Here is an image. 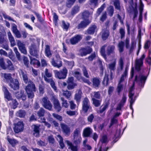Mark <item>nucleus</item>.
Listing matches in <instances>:
<instances>
[{
    "mask_svg": "<svg viewBox=\"0 0 151 151\" xmlns=\"http://www.w3.org/2000/svg\"><path fill=\"white\" fill-rule=\"evenodd\" d=\"M25 90L29 98L32 99L34 97V92L36 91V88L35 84L32 81L28 82V85L26 87Z\"/></svg>",
    "mask_w": 151,
    "mask_h": 151,
    "instance_id": "nucleus-1",
    "label": "nucleus"
},
{
    "mask_svg": "<svg viewBox=\"0 0 151 151\" xmlns=\"http://www.w3.org/2000/svg\"><path fill=\"white\" fill-rule=\"evenodd\" d=\"M55 76L59 79H65L67 76L68 71L66 68H63L62 70L58 71L57 70H54Z\"/></svg>",
    "mask_w": 151,
    "mask_h": 151,
    "instance_id": "nucleus-2",
    "label": "nucleus"
},
{
    "mask_svg": "<svg viewBox=\"0 0 151 151\" xmlns=\"http://www.w3.org/2000/svg\"><path fill=\"white\" fill-rule=\"evenodd\" d=\"M147 76H145L142 74H140L138 77L136 76L135 77V81L138 82L140 86L143 87L147 79Z\"/></svg>",
    "mask_w": 151,
    "mask_h": 151,
    "instance_id": "nucleus-3",
    "label": "nucleus"
},
{
    "mask_svg": "<svg viewBox=\"0 0 151 151\" xmlns=\"http://www.w3.org/2000/svg\"><path fill=\"white\" fill-rule=\"evenodd\" d=\"M8 85L11 88L14 90L19 89V81L16 78H13L8 83Z\"/></svg>",
    "mask_w": 151,
    "mask_h": 151,
    "instance_id": "nucleus-4",
    "label": "nucleus"
},
{
    "mask_svg": "<svg viewBox=\"0 0 151 151\" xmlns=\"http://www.w3.org/2000/svg\"><path fill=\"white\" fill-rule=\"evenodd\" d=\"M145 57V55L143 54L139 59H136L135 61V68L136 70L139 71L141 70L143 64V60Z\"/></svg>",
    "mask_w": 151,
    "mask_h": 151,
    "instance_id": "nucleus-5",
    "label": "nucleus"
},
{
    "mask_svg": "<svg viewBox=\"0 0 151 151\" xmlns=\"http://www.w3.org/2000/svg\"><path fill=\"white\" fill-rule=\"evenodd\" d=\"M90 104L88 99L87 98H85L82 102V109L85 112H86L91 109Z\"/></svg>",
    "mask_w": 151,
    "mask_h": 151,
    "instance_id": "nucleus-6",
    "label": "nucleus"
},
{
    "mask_svg": "<svg viewBox=\"0 0 151 151\" xmlns=\"http://www.w3.org/2000/svg\"><path fill=\"white\" fill-rule=\"evenodd\" d=\"M42 104L43 106L45 109L49 110H51L52 105L47 97H45L42 99Z\"/></svg>",
    "mask_w": 151,
    "mask_h": 151,
    "instance_id": "nucleus-7",
    "label": "nucleus"
},
{
    "mask_svg": "<svg viewBox=\"0 0 151 151\" xmlns=\"http://www.w3.org/2000/svg\"><path fill=\"white\" fill-rule=\"evenodd\" d=\"M14 131L16 133L22 132L24 129V125L22 122L19 121L15 124Z\"/></svg>",
    "mask_w": 151,
    "mask_h": 151,
    "instance_id": "nucleus-8",
    "label": "nucleus"
},
{
    "mask_svg": "<svg viewBox=\"0 0 151 151\" xmlns=\"http://www.w3.org/2000/svg\"><path fill=\"white\" fill-rule=\"evenodd\" d=\"M82 38V36L81 35H76L70 39V42L71 44L74 45L80 41Z\"/></svg>",
    "mask_w": 151,
    "mask_h": 151,
    "instance_id": "nucleus-9",
    "label": "nucleus"
},
{
    "mask_svg": "<svg viewBox=\"0 0 151 151\" xmlns=\"http://www.w3.org/2000/svg\"><path fill=\"white\" fill-rule=\"evenodd\" d=\"M67 83V88L69 90L73 89L76 86V84L73 82V77H70L68 78Z\"/></svg>",
    "mask_w": 151,
    "mask_h": 151,
    "instance_id": "nucleus-10",
    "label": "nucleus"
},
{
    "mask_svg": "<svg viewBox=\"0 0 151 151\" xmlns=\"http://www.w3.org/2000/svg\"><path fill=\"white\" fill-rule=\"evenodd\" d=\"M0 76L1 78H4L6 82L8 83L13 79L11 74L9 73H1Z\"/></svg>",
    "mask_w": 151,
    "mask_h": 151,
    "instance_id": "nucleus-11",
    "label": "nucleus"
},
{
    "mask_svg": "<svg viewBox=\"0 0 151 151\" xmlns=\"http://www.w3.org/2000/svg\"><path fill=\"white\" fill-rule=\"evenodd\" d=\"M128 67L127 66H126L125 70L123 74L122 75L120 80L119 82L122 83L124 82L125 79L128 77Z\"/></svg>",
    "mask_w": 151,
    "mask_h": 151,
    "instance_id": "nucleus-12",
    "label": "nucleus"
},
{
    "mask_svg": "<svg viewBox=\"0 0 151 151\" xmlns=\"http://www.w3.org/2000/svg\"><path fill=\"white\" fill-rule=\"evenodd\" d=\"M2 91L4 94V98L8 101L12 100V97L11 94L7 88L5 86H2Z\"/></svg>",
    "mask_w": 151,
    "mask_h": 151,
    "instance_id": "nucleus-13",
    "label": "nucleus"
},
{
    "mask_svg": "<svg viewBox=\"0 0 151 151\" xmlns=\"http://www.w3.org/2000/svg\"><path fill=\"white\" fill-rule=\"evenodd\" d=\"M91 22L88 19H84L83 21H81L80 23L78 24L77 27L78 29L84 28L86 27Z\"/></svg>",
    "mask_w": 151,
    "mask_h": 151,
    "instance_id": "nucleus-14",
    "label": "nucleus"
},
{
    "mask_svg": "<svg viewBox=\"0 0 151 151\" xmlns=\"http://www.w3.org/2000/svg\"><path fill=\"white\" fill-rule=\"evenodd\" d=\"M65 142L69 146L68 149H70L72 151H78L79 148L78 145L73 144L71 142L68 140L65 141Z\"/></svg>",
    "mask_w": 151,
    "mask_h": 151,
    "instance_id": "nucleus-15",
    "label": "nucleus"
},
{
    "mask_svg": "<svg viewBox=\"0 0 151 151\" xmlns=\"http://www.w3.org/2000/svg\"><path fill=\"white\" fill-rule=\"evenodd\" d=\"M92 51V49L90 47H87L81 49L80 55L81 56H85L87 54L90 53Z\"/></svg>",
    "mask_w": 151,
    "mask_h": 151,
    "instance_id": "nucleus-16",
    "label": "nucleus"
},
{
    "mask_svg": "<svg viewBox=\"0 0 151 151\" xmlns=\"http://www.w3.org/2000/svg\"><path fill=\"white\" fill-rule=\"evenodd\" d=\"M30 54L37 57L38 55V51L37 50L36 46L34 45H32L29 48Z\"/></svg>",
    "mask_w": 151,
    "mask_h": 151,
    "instance_id": "nucleus-17",
    "label": "nucleus"
},
{
    "mask_svg": "<svg viewBox=\"0 0 151 151\" xmlns=\"http://www.w3.org/2000/svg\"><path fill=\"white\" fill-rule=\"evenodd\" d=\"M54 107L55 109L58 112L60 111L61 109V107L58 100L56 98L53 97L52 99Z\"/></svg>",
    "mask_w": 151,
    "mask_h": 151,
    "instance_id": "nucleus-18",
    "label": "nucleus"
},
{
    "mask_svg": "<svg viewBox=\"0 0 151 151\" xmlns=\"http://www.w3.org/2000/svg\"><path fill=\"white\" fill-rule=\"evenodd\" d=\"M127 100L126 95L124 94L122 97V99L120 103L118 104L116 108V110H120L121 108L124 106L125 103Z\"/></svg>",
    "mask_w": 151,
    "mask_h": 151,
    "instance_id": "nucleus-19",
    "label": "nucleus"
},
{
    "mask_svg": "<svg viewBox=\"0 0 151 151\" xmlns=\"http://www.w3.org/2000/svg\"><path fill=\"white\" fill-rule=\"evenodd\" d=\"M40 125L39 124L33 125L32 126L34 133V135L36 137H39L40 133Z\"/></svg>",
    "mask_w": 151,
    "mask_h": 151,
    "instance_id": "nucleus-20",
    "label": "nucleus"
},
{
    "mask_svg": "<svg viewBox=\"0 0 151 151\" xmlns=\"http://www.w3.org/2000/svg\"><path fill=\"white\" fill-rule=\"evenodd\" d=\"M56 58L58 60H59V63H56L54 58L52 59L51 63L52 65L54 67H56L58 68H59L61 66L62 61L60 60V57L59 55H57L56 56Z\"/></svg>",
    "mask_w": 151,
    "mask_h": 151,
    "instance_id": "nucleus-21",
    "label": "nucleus"
},
{
    "mask_svg": "<svg viewBox=\"0 0 151 151\" xmlns=\"http://www.w3.org/2000/svg\"><path fill=\"white\" fill-rule=\"evenodd\" d=\"M6 139L12 147H15L17 145L19 144L18 141L14 138H10L9 136L6 137Z\"/></svg>",
    "mask_w": 151,
    "mask_h": 151,
    "instance_id": "nucleus-22",
    "label": "nucleus"
},
{
    "mask_svg": "<svg viewBox=\"0 0 151 151\" xmlns=\"http://www.w3.org/2000/svg\"><path fill=\"white\" fill-rule=\"evenodd\" d=\"M93 85L95 88L99 87L100 85L101 80L99 78L94 77L92 79Z\"/></svg>",
    "mask_w": 151,
    "mask_h": 151,
    "instance_id": "nucleus-23",
    "label": "nucleus"
},
{
    "mask_svg": "<svg viewBox=\"0 0 151 151\" xmlns=\"http://www.w3.org/2000/svg\"><path fill=\"white\" fill-rule=\"evenodd\" d=\"M115 49V46L113 45H110L108 46L106 50L107 54L109 55L111 54H114Z\"/></svg>",
    "mask_w": 151,
    "mask_h": 151,
    "instance_id": "nucleus-24",
    "label": "nucleus"
},
{
    "mask_svg": "<svg viewBox=\"0 0 151 151\" xmlns=\"http://www.w3.org/2000/svg\"><path fill=\"white\" fill-rule=\"evenodd\" d=\"M45 75L44 76V78L46 82L49 80L50 78H52V73L48 71V69H45Z\"/></svg>",
    "mask_w": 151,
    "mask_h": 151,
    "instance_id": "nucleus-25",
    "label": "nucleus"
},
{
    "mask_svg": "<svg viewBox=\"0 0 151 151\" xmlns=\"http://www.w3.org/2000/svg\"><path fill=\"white\" fill-rule=\"evenodd\" d=\"M8 37L11 43V45L12 47H13L15 45L16 43L14 37L12 35L10 32L7 33Z\"/></svg>",
    "mask_w": 151,
    "mask_h": 151,
    "instance_id": "nucleus-26",
    "label": "nucleus"
},
{
    "mask_svg": "<svg viewBox=\"0 0 151 151\" xmlns=\"http://www.w3.org/2000/svg\"><path fill=\"white\" fill-rule=\"evenodd\" d=\"M61 125L63 132L66 134H69L70 131V128L67 125L64 124H61Z\"/></svg>",
    "mask_w": 151,
    "mask_h": 151,
    "instance_id": "nucleus-27",
    "label": "nucleus"
},
{
    "mask_svg": "<svg viewBox=\"0 0 151 151\" xmlns=\"http://www.w3.org/2000/svg\"><path fill=\"white\" fill-rule=\"evenodd\" d=\"M30 58V64L34 66H36V67H38L40 66V61L37 60L32 57Z\"/></svg>",
    "mask_w": 151,
    "mask_h": 151,
    "instance_id": "nucleus-28",
    "label": "nucleus"
},
{
    "mask_svg": "<svg viewBox=\"0 0 151 151\" xmlns=\"http://www.w3.org/2000/svg\"><path fill=\"white\" fill-rule=\"evenodd\" d=\"M92 132V130L90 127L85 128L83 131V135L85 137H89Z\"/></svg>",
    "mask_w": 151,
    "mask_h": 151,
    "instance_id": "nucleus-29",
    "label": "nucleus"
},
{
    "mask_svg": "<svg viewBox=\"0 0 151 151\" xmlns=\"http://www.w3.org/2000/svg\"><path fill=\"white\" fill-rule=\"evenodd\" d=\"M97 27L95 25H91L88 29L87 32L88 34H93L96 29Z\"/></svg>",
    "mask_w": 151,
    "mask_h": 151,
    "instance_id": "nucleus-30",
    "label": "nucleus"
},
{
    "mask_svg": "<svg viewBox=\"0 0 151 151\" xmlns=\"http://www.w3.org/2000/svg\"><path fill=\"white\" fill-rule=\"evenodd\" d=\"M143 7L144 5L141 1L139 7V20L140 22L142 20V14L143 9Z\"/></svg>",
    "mask_w": 151,
    "mask_h": 151,
    "instance_id": "nucleus-31",
    "label": "nucleus"
},
{
    "mask_svg": "<svg viewBox=\"0 0 151 151\" xmlns=\"http://www.w3.org/2000/svg\"><path fill=\"white\" fill-rule=\"evenodd\" d=\"M109 35V32L107 29L103 30L102 32V37L103 40H106Z\"/></svg>",
    "mask_w": 151,
    "mask_h": 151,
    "instance_id": "nucleus-32",
    "label": "nucleus"
},
{
    "mask_svg": "<svg viewBox=\"0 0 151 151\" xmlns=\"http://www.w3.org/2000/svg\"><path fill=\"white\" fill-rule=\"evenodd\" d=\"M45 53L47 57H51L52 54L50 51V46L48 45H46L45 46Z\"/></svg>",
    "mask_w": 151,
    "mask_h": 151,
    "instance_id": "nucleus-33",
    "label": "nucleus"
},
{
    "mask_svg": "<svg viewBox=\"0 0 151 151\" xmlns=\"http://www.w3.org/2000/svg\"><path fill=\"white\" fill-rule=\"evenodd\" d=\"M91 97L92 99L93 98L99 99L100 98V94L99 92H93L91 94Z\"/></svg>",
    "mask_w": 151,
    "mask_h": 151,
    "instance_id": "nucleus-34",
    "label": "nucleus"
},
{
    "mask_svg": "<svg viewBox=\"0 0 151 151\" xmlns=\"http://www.w3.org/2000/svg\"><path fill=\"white\" fill-rule=\"evenodd\" d=\"M114 3L115 8L119 10L120 9V0H111Z\"/></svg>",
    "mask_w": 151,
    "mask_h": 151,
    "instance_id": "nucleus-35",
    "label": "nucleus"
},
{
    "mask_svg": "<svg viewBox=\"0 0 151 151\" xmlns=\"http://www.w3.org/2000/svg\"><path fill=\"white\" fill-rule=\"evenodd\" d=\"M21 74L22 76L24 82L25 83H27L28 82V78L26 72L21 70Z\"/></svg>",
    "mask_w": 151,
    "mask_h": 151,
    "instance_id": "nucleus-36",
    "label": "nucleus"
},
{
    "mask_svg": "<svg viewBox=\"0 0 151 151\" xmlns=\"http://www.w3.org/2000/svg\"><path fill=\"white\" fill-rule=\"evenodd\" d=\"M116 61L114 60L112 63H110L108 65V68L111 70H114L115 69V66Z\"/></svg>",
    "mask_w": 151,
    "mask_h": 151,
    "instance_id": "nucleus-37",
    "label": "nucleus"
},
{
    "mask_svg": "<svg viewBox=\"0 0 151 151\" xmlns=\"http://www.w3.org/2000/svg\"><path fill=\"white\" fill-rule=\"evenodd\" d=\"M82 92L81 91H78V93H76L75 96V99L77 101L78 103H79L81 98Z\"/></svg>",
    "mask_w": 151,
    "mask_h": 151,
    "instance_id": "nucleus-38",
    "label": "nucleus"
},
{
    "mask_svg": "<svg viewBox=\"0 0 151 151\" xmlns=\"http://www.w3.org/2000/svg\"><path fill=\"white\" fill-rule=\"evenodd\" d=\"M124 65V63L123 60L122 58H120L118 62V69L120 70H122L123 68Z\"/></svg>",
    "mask_w": 151,
    "mask_h": 151,
    "instance_id": "nucleus-39",
    "label": "nucleus"
},
{
    "mask_svg": "<svg viewBox=\"0 0 151 151\" xmlns=\"http://www.w3.org/2000/svg\"><path fill=\"white\" fill-rule=\"evenodd\" d=\"M47 82L50 83V85L52 88L54 89V90L55 91H56L57 90V87L55 85V83L54 81L52 80V78H50V80L48 81H46Z\"/></svg>",
    "mask_w": 151,
    "mask_h": 151,
    "instance_id": "nucleus-40",
    "label": "nucleus"
},
{
    "mask_svg": "<svg viewBox=\"0 0 151 151\" xmlns=\"http://www.w3.org/2000/svg\"><path fill=\"white\" fill-rule=\"evenodd\" d=\"M81 140V136L73 137V142L75 145L79 144Z\"/></svg>",
    "mask_w": 151,
    "mask_h": 151,
    "instance_id": "nucleus-41",
    "label": "nucleus"
},
{
    "mask_svg": "<svg viewBox=\"0 0 151 151\" xmlns=\"http://www.w3.org/2000/svg\"><path fill=\"white\" fill-rule=\"evenodd\" d=\"M109 75L107 74H105L102 81L103 84L104 86H107L108 85L109 81Z\"/></svg>",
    "mask_w": 151,
    "mask_h": 151,
    "instance_id": "nucleus-42",
    "label": "nucleus"
},
{
    "mask_svg": "<svg viewBox=\"0 0 151 151\" xmlns=\"http://www.w3.org/2000/svg\"><path fill=\"white\" fill-rule=\"evenodd\" d=\"M100 142L102 143L106 144L109 142V139L106 135H104L100 139Z\"/></svg>",
    "mask_w": 151,
    "mask_h": 151,
    "instance_id": "nucleus-43",
    "label": "nucleus"
},
{
    "mask_svg": "<svg viewBox=\"0 0 151 151\" xmlns=\"http://www.w3.org/2000/svg\"><path fill=\"white\" fill-rule=\"evenodd\" d=\"M81 129L79 128L76 129L73 132V137L81 136Z\"/></svg>",
    "mask_w": 151,
    "mask_h": 151,
    "instance_id": "nucleus-44",
    "label": "nucleus"
},
{
    "mask_svg": "<svg viewBox=\"0 0 151 151\" xmlns=\"http://www.w3.org/2000/svg\"><path fill=\"white\" fill-rule=\"evenodd\" d=\"M7 62L8 64L6 68L11 70H13L14 69L13 65L12 64L11 61L9 59H7Z\"/></svg>",
    "mask_w": 151,
    "mask_h": 151,
    "instance_id": "nucleus-45",
    "label": "nucleus"
},
{
    "mask_svg": "<svg viewBox=\"0 0 151 151\" xmlns=\"http://www.w3.org/2000/svg\"><path fill=\"white\" fill-rule=\"evenodd\" d=\"M134 95V94H132L131 92H130V94H129V101L130 102V104H133L135 100L136 97H135L134 99H133V96Z\"/></svg>",
    "mask_w": 151,
    "mask_h": 151,
    "instance_id": "nucleus-46",
    "label": "nucleus"
},
{
    "mask_svg": "<svg viewBox=\"0 0 151 151\" xmlns=\"http://www.w3.org/2000/svg\"><path fill=\"white\" fill-rule=\"evenodd\" d=\"M79 10V7L78 6H75L72 9L71 14L72 15H74L78 13Z\"/></svg>",
    "mask_w": 151,
    "mask_h": 151,
    "instance_id": "nucleus-47",
    "label": "nucleus"
},
{
    "mask_svg": "<svg viewBox=\"0 0 151 151\" xmlns=\"http://www.w3.org/2000/svg\"><path fill=\"white\" fill-rule=\"evenodd\" d=\"M124 87V85L123 83L119 82L117 88V90L118 94H120V92L123 90Z\"/></svg>",
    "mask_w": 151,
    "mask_h": 151,
    "instance_id": "nucleus-48",
    "label": "nucleus"
},
{
    "mask_svg": "<svg viewBox=\"0 0 151 151\" xmlns=\"http://www.w3.org/2000/svg\"><path fill=\"white\" fill-rule=\"evenodd\" d=\"M73 75L78 80H80L82 78L81 73L78 71H74L73 73Z\"/></svg>",
    "mask_w": 151,
    "mask_h": 151,
    "instance_id": "nucleus-49",
    "label": "nucleus"
},
{
    "mask_svg": "<svg viewBox=\"0 0 151 151\" xmlns=\"http://www.w3.org/2000/svg\"><path fill=\"white\" fill-rule=\"evenodd\" d=\"M89 4L92 6L95 7L98 5V0H90Z\"/></svg>",
    "mask_w": 151,
    "mask_h": 151,
    "instance_id": "nucleus-50",
    "label": "nucleus"
},
{
    "mask_svg": "<svg viewBox=\"0 0 151 151\" xmlns=\"http://www.w3.org/2000/svg\"><path fill=\"white\" fill-rule=\"evenodd\" d=\"M114 9L113 6H110L108 8L107 13L110 16L112 17L113 14Z\"/></svg>",
    "mask_w": 151,
    "mask_h": 151,
    "instance_id": "nucleus-51",
    "label": "nucleus"
},
{
    "mask_svg": "<svg viewBox=\"0 0 151 151\" xmlns=\"http://www.w3.org/2000/svg\"><path fill=\"white\" fill-rule=\"evenodd\" d=\"M61 100L62 101V106L65 108H67L68 106V104L67 103V100H65L64 99L63 97L61 98Z\"/></svg>",
    "mask_w": 151,
    "mask_h": 151,
    "instance_id": "nucleus-52",
    "label": "nucleus"
},
{
    "mask_svg": "<svg viewBox=\"0 0 151 151\" xmlns=\"http://www.w3.org/2000/svg\"><path fill=\"white\" fill-rule=\"evenodd\" d=\"M26 114V112L24 111L20 110L17 113V115L18 116L20 117H24Z\"/></svg>",
    "mask_w": 151,
    "mask_h": 151,
    "instance_id": "nucleus-53",
    "label": "nucleus"
},
{
    "mask_svg": "<svg viewBox=\"0 0 151 151\" xmlns=\"http://www.w3.org/2000/svg\"><path fill=\"white\" fill-rule=\"evenodd\" d=\"M124 42L123 41L120 42L118 45L119 51L120 52H122L124 50Z\"/></svg>",
    "mask_w": 151,
    "mask_h": 151,
    "instance_id": "nucleus-54",
    "label": "nucleus"
},
{
    "mask_svg": "<svg viewBox=\"0 0 151 151\" xmlns=\"http://www.w3.org/2000/svg\"><path fill=\"white\" fill-rule=\"evenodd\" d=\"M92 100L93 101V104L95 106L98 107L100 105L101 101L93 98Z\"/></svg>",
    "mask_w": 151,
    "mask_h": 151,
    "instance_id": "nucleus-55",
    "label": "nucleus"
},
{
    "mask_svg": "<svg viewBox=\"0 0 151 151\" xmlns=\"http://www.w3.org/2000/svg\"><path fill=\"white\" fill-rule=\"evenodd\" d=\"M106 45H104L101 49V55L105 58L106 57V54L105 53V48L106 47Z\"/></svg>",
    "mask_w": 151,
    "mask_h": 151,
    "instance_id": "nucleus-56",
    "label": "nucleus"
},
{
    "mask_svg": "<svg viewBox=\"0 0 151 151\" xmlns=\"http://www.w3.org/2000/svg\"><path fill=\"white\" fill-rule=\"evenodd\" d=\"M63 95L65 96L67 99H69L71 95L70 92L68 91H64Z\"/></svg>",
    "mask_w": 151,
    "mask_h": 151,
    "instance_id": "nucleus-57",
    "label": "nucleus"
},
{
    "mask_svg": "<svg viewBox=\"0 0 151 151\" xmlns=\"http://www.w3.org/2000/svg\"><path fill=\"white\" fill-rule=\"evenodd\" d=\"M17 44L19 50L25 47V44L20 40L18 41Z\"/></svg>",
    "mask_w": 151,
    "mask_h": 151,
    "instance_id": "nucleus-58",
    "label": "nucleus"
},
{
    "mask_svg": "<svg viewBox=\"0 0 151 151\" xmlns=\"http://www.w3.org/2000/svg\"><path fill=\"white\" fill-rule=\"evenodd\" d=\"M108 107V105L107 104L102 106L101 107L99 111V113H103Z\"/></svg>",
    "mask_w": 151,
    "mask_h": 151,
    "instance_id": "nucleus-59",
    "label": "nucleus"
},
{
    "mask_svg": "<svg viewBox=\"0 0 151 151\" xmlns=\"http://www.w3.org/2000/svg\"><path fill=\"white\" fill-rule=\"evenodd\" d=\"M14 51L16 54L17 58L19 60H20V54L18 51L16 47H14Z\"/></svg>",
    "mask_w": 151,
    "mask_h": 151,
    "instance_id": "nucleus-60",
    "label": "nucleus"
},
{
    "mask_svg": "<svg viewBox=\"0 0 151 151\" xmlns=\"http://www.w3.org/2000/svg\"><path fill=\"white\" fill-rule=\"evenodd\" d=\"M76 0H68L66 3L67 6L68 7H70L73 4Z\"/></svg>",
    "mask_w": 151,
    "mask_h": 151,
    "instance_id": "nucleus-61",
    "label": "nucleus"
},
{
    "mask_svg": "<svg viewBox=\"0 0 151 151\" xmlns=\"http://www.w3.org/2000/svg\"><path fill=\"white\" fill-rule=\"evenodd\" d=\"M45 111L43 108H41L38 111L37 115L39 117L43 116H44Z\"/></svg>",
    "mask_w": 151,
    "mask_h": 151,
    "instance_id": "nucleus-62",
    "label": "nucleus"
},
{
    "mask_svg": "<svg viewBox=\"0 0 151 151\" xmlns=\"http://www.w3.org/2000/svg\"><path fill=\"white\" fill-rule=\"evenodd\" d=\"M66 113L70 116H73L76 115V114H78L77 112L76 111H66Z\"/></svg>",
    "mask_w": 151,
    "mask_h": 151,
    "instance_id": "nucleus-63",
    "label": "nucleus"
},
{
    "mask_svg": "<svg viewBox=\"0 0 151 151\" xmlns=\"http://www.w3.org/2000/svg\"><path fill=\"white\" fill-rule=\"evenodd\" d=\"M62 25L64 29H67L69 27V24L68 22H65L64 21H62Z\"/></svg>",
    "mask_w": 151,
    "mask_h": 151,
    "instance_id": "nucleus-64",
    "label": "nucleus"
}]
</instances>
